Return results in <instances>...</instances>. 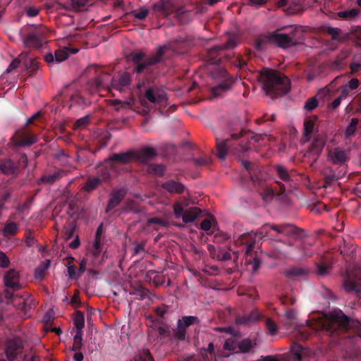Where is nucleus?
I'll return each instance as SVG.
<instances>
[{
    "label": "nucleus",
    "mask_w": 361,
    "mask_h": 361,
    "mask_svg": "<svg viewBox=\"0 0 361 361\" xmlns=\"http://www.w3.org/2000/svg\"><path fill=\"white\" fill-rule=\"evenodd\" d=\"M267 235L268 232L260 228L257 232L251 231L238 235V238L235 240V241L237 243L245 245V256L252 257V253L254 252L255 245L259 243L263 237Z\"/></svg>",
    "instance_id": "obj_7"
},
{
    "label": "nucleus",
    "mask_w": 361,
    "mask_h": 361,
    "mask_svg": "<svg viewBox=\"0 0 361 361\" xmlns=\"http://www.w3.org/2000/svg\"><path fill=\"white\" fill-rule=\"evenodd\" d=\"M276 171L279 178L283 181L289 182L291 178L288 171L283 166H276Z\"/></svg>",
    "instance_id": "obj_47"
},
{
    "label": "nucleus",
    "mask_w": 361,
    "mask_h": 361,
    "mask_svg": "<svg viewBox=\"0 0 361 361\" xmlns=\"http://www.w3.org/2000/svg\"><path fill=\"white\" fill-rule=\"evenodd\" d=\"M95 72L97 75L93 80V85L95 88L98 90L101 89H107L110 91L113 80V78L111 75L104 72V70L100 68H96Z\"/></svg>",
    "instance_id": "obj_16"
},
{
    "label": "nucleus",
    "mask_w": 361,
    "mask_h": 361,
    "mask_svg": "<svg viewBox=\"0 0 361 361\" xmlns=\"http://www.w3.org/2000/svg\"><path fill=\"white\" fill-rule=\"evenodd\" d=\"M82 332H76L74 338H73V345L71 347V350L73 351H78L80 350L82 345Z\"/></svg>",
    "instance_id": "obj_51"
},
{
    "label": "nucleus",
    "mask_w": 361,
    "mask_h": 361,
    "mask_svg": "<svg viewBox=\"0 0 361 361\" xmlns=\"http://www.w3.org/2000/svg\"><path fill=\"white\" fill-rule=\"evenodd\" d=\"M238 347L236 341L232 338H228L224 344V349L229 351H233Z\"/></svg>",
    "instance_id": "obj_59"
},
{
    "label": "nucleus",
    "mask_w": 361,
    "mask_h": 361,
    "mask_svg": "<svg viewBox=\"0 0 361 361\" xmlns=\"http://www.w3.org/2000/svg\"><path fill=\"white\" fill-rule=\"evenodd\" d=\"M245 261L247 264L251 266L252 273V274L256 273L257 271V270L259 269L260 264H261L260 259L259 257H257L256 255H254L252 253V257H251V256L247 257L246 256Z\"/></svg>",
    "instance_id": "obj_43"
},
{
    "label": "nucleus",
    "mask_w": 361,
    "mask_h": 361,
    "mask_svg": "<svg viewBox=\"0 0 361 361\" xmlns=\"http://www.w3.org/2000/svg\"><path fill=\"white\" fill-rule=\"evenodd\" d=\"M27 165V155L22 154L18 162H15L11 159L0 160V172L6 175H17L21 169L25 168Z\"/></svg>",
    "instance_id": "obj_11"
},
{
    "label": "nucleus",
    "mask_w": 361,
    "mask_h": 361,
    "mask_svg": "<svg viewBox=\"0 0 361 361\" xmlns=\"http://www.w3.org/2000/svg\"><path fill=\"white\" fill-rule=\"evenodd\" d=\"M267 38L269 42H274L277 46L282 48L293 47V42H295V39H290L287 33H281V30L269 33Z\"/></svg>",
    "instance_id": "obj_18"
},
{
    "label": "nucleus",
    "mask_w": 361,
    "mask_h": 361,
    "mask_svg": "<svg viewBox=\"0 0 361 361\" xmlns=\"http://www.w3.org/2000/svg\"><path fill=\"white\" fill-rule=\"evenodd\" d=\"M358 122L359 120L356 118H353L350 120V122L349 125L347 126L345 131V135L346 137H349L355 134Z\"/></svg>",
    "instance_id": "obj_48"
},
{
    "label": "nucleus",
    "mask_w": 361,
    "mask_h": 361,
    "mask_svg": "<svg viewBox=\"0 0 361 361\" xmlns=\"http://www.w3.org/2000/svg\"><path fill=\"white\" fill-rule=\"evenodd\" d=\"M280 300L285 305H293L296 298L293 295H284L280 298Z\"/></svg>",
    "instance_id": "obj_62"
},
{
    "label": "nucleus",
    "mask_w": 361,
    "mask_h": 361,
    "mask_svg": "<svg viewBox=\"0 0 361 361\" xmlns=\"http://www.w3.org/2000/svg\"><path fill=\"white\" fill-rule=\"evenodd\" d=\"M253 347L251 339L244 338L238 343V351L237 353H247Z\"/></svg>",
    "instance_id": "obj_42"
},
{
    "label": "nucleus",
    "mask_w": 361,
    "mask_h": 361,
    "mask_svg": "<svg viewBox=\"0 0 361 361\" xmlns=\"http://www.w3.org/2000/svg\"><path fill=\"white\" fill-rule=\"evenodd\" d=\"M259 78L263 90L271 97L282 96L290 90V80L279 71L263 68L260 71Z\"/></svg>",
    "instance_id": "obj_2"
},
{
    "label": "nucleus",
    "mask_w": 361,
    "mask_h": 361,
    "mask_svg": "<svg viewBox=\"0 0 361 361\" xmlns=\"http://www.w3.org/2000/svg\"><path fill=\"white\" fill-rule=\"evenodd\" d=\"M159 8L165 18L172 16L180 24L188 23L192 19L190 11L183 6L176 7L170 2H164L159 6Z\"/></svg>",
    "instance_id": "obj_5"
},
{
    "label": "nucleus",
    "mask_w": 361,
    "mask_h": 361,
    "mask_svg": "<svg viewBox=\"0 0 361 361\" xmlns=\"http://www.w3.org/2000/svg\"><path fill=\"white\" fill-rule=\"evenodd\" d=\"M282 235L288 237L301 236L302 229L296 227L293 224H283Z\"/></svg>",
    "instance_id": "obj_30"
},
{
    "label": "nucleus",
    "mask_w": 361,
    "mask_h": 361,
    "mask_svg": "<svg viewBox=\"0 0 361 361\" xmlns=\"http://www.w3.org/2000/svg\"><path fill=\"white\" fill-rule=\"evenodd\" d=\"M73 323L76 329V332H82L85 326L84 314L80 311H76L73 318Z\"/></svg>",
    "instance_id": "obj_39"
},
{
    "label": "nucleus",
    "mask_w": 361,
    "mask_h": 361,
    "mask_svg": "<svg viewBox=\"0 0 361 361\" xmlns=\"http://www.w3.org/2000/svg\"><path fill=\"white\" fill-rule=\"evenodd\" d=\"M192 162L196 166H207L210 164V159L207 157L193 158Z\"/></svg>",
    "instance_id": "obj_64"
},
{
    "label": "nucleus",
    "mask_w": 361,
    "mask_h": 361,
    "mask_svg": "<svg viewBox=\"0 0 361 361\" xmlns=\"http://www.w3.org/2000/svg\"><path fill=\"white\" fill-rule=\"evenodd\" d=\"M242 166L246 171H247L250 173V178L253 181H255L254 176H253V171H254V165L252 163H251L249 161L243 160L241 162Z\"/></svg>",
    "instance_id": "obj_63"
},
{
    "label": "nucleus",
    "mask_w": 361,
    "mask_h": 361,
    "mask_svg": "<svg viewBox=\"0 0 361 361\" xmlns=\"http://www.w3.org/2000/svg\"><path fill=\"white\" fill-rule=\"evenodd\" d=\"M134 159L133 152L128 151L123 153L114 154L106 159V161H116L123 164H127Z\"/></svg>",
    "instance_id": "obj_28"
},
{
    "label": "nucleus",
    "mask_w": 361,
    "mask_h": 361,
    "mask_svg": "<svg viewBox=\"0 0 361 361\" xmlns=\"http://www.w3.org/2000/svg\"><path fill=\"white\" fill-rule=\"evenodd\" d=\"M329 157L331 162L336 165H344L348 160L346 152L338 148L330 151Z\"/></svg>",
    "instance_id": "obj_26"
},
{
    "label": "nucleus",
    "mask_w": 361,
    "mask_h": 361,
    "mask_svg": "<svg viewBox=\"0 0 361 361\" xmlns=\"http://www.w3.org/2000/svg\"><path fill=\"white\" fill-rule=\"evenodd\" d=\"M342 286L346 293L361 298V269L353 272L347 271Z\"/></svg>",
    "instance_id": "obj_10"
},
{
    "label": "nucleus",
    "mask_w": 361,
    "mask_h": 361,
    "mask_svg": "<svg viewBox=\"0 0 361 361\" xmlns=\"http://www.w3.org/2000/svg\"><path fill=\"white\" fill-rule=\"evenodd\" d=\"M30 75H32L35 71L39 67V63L35 59H30L29 62L25 64Z\"/></svg>",
    "instance_id": "obj_55"
},
{
    "label": "nucleus",
    "mask_w": 361,
    "mask_h": 361,
    "mask_svg": "<svg viewBox=\"0 0 361 361\" xmlns=\"http://www.w3.org/2000/svg\"><path fill=\"white\" fill-rule=\"evenodd\" d=\"M229 135L231 139L237 140L241 137H243L245 134L247 135V139H250L251 140H254L255 142H258L261 140H263V135H252L250 133H246L244 130H240L239 133H234L232 130L229 131Z\"/></svg>",
    "instance_id": "obj_32"
},
{
    "label": "nucleus",
    "mask_w": 361,
    "mask_h": 361,
    "mask_svg": "<svg viewBox=\"0 0 361 361\" xmlns=\"http://www.w3.org/2000/svg\"><path fill=\"white\" fill-rule=\"evenodd\" d=\"M288 37L291 39H295L293 42V47L301 43L303 40L302 30L300 27H290V30L288 33Z\"/></svg>",
    "instance_id": "obj_35"
},
{
    "label": "nucleus",
    "mask_w": 361,
    "mask_h": 361,
    "mask_svg": "<svg viewBox=\"0 0 361 361\" xmlns=\"http://www.w3.org/2000/svg\"><path fill=\"white\" fill-rule=\"evenodd\" d=\"M165 166L161 164H151L147 167V171L152 175L162 176L165 171Z\"/></svg>",
    "instance_id": "obj_37"
},
{
    "label": "nucleus",
    "mask_w": 361,
    "mask_h": 361,
    "mask_svg": "<svg viewBox=\"0 0 361 361\" xmlns=\"http://www.w3.org/2000/svg\"><path fill=\"white\" fill-rule=\"evenodd\" d=\"M158 50L161 49V60L168 50H171L174 54H184L188 49V44L183 38L178 37L169 42L167 44L159 46Z\"/></svg>",
    "instance_id": "obj_15"
},
{
    "label": "nucleus",
    "mask_w": 361,
    "mask_h": 361,
    "mask_svg": "<svg viewBox=\"0 0 361 361\" xmlns=\"http://www.w3.org/2000/svg\"><path fill=\"white\" fill-rule=\"evenodd\" d=\"M166 94L164 91L157 87H151L145 90L144 99L140 100L142 106H145V99L152 104H159L166 100Z\"/></svg>",
    "instance_id": "obj_17"
},
{
    "label": "nucleus",
    "mask_w": 361,
    "mask_h": 361,
    "mask_svg": "<svg viewBox=\"0 0 361 361\" xmlns=\"http://www.w3.org/2000/svg\"><path fill=\"white\" fill-rule=\"evenodd\" d=\"M310 274V269L307 267H290L283 271V274L286 278L295 279L307 276Z\"/></svg>",
    "instance_id": "obj_23"
},
{
    "label": "nucleus",
    "mask_w": 361,
    "mask_h": 361,
    "mask_svg": "<svg viewBox=\"0 0 361 361\" xmlns=\"http://www.w3.org/2000/svg\"><path fill=\"white\" fill-rule=\"evenodd\" d=\"M161 188L171 194H182L186 189L180 182L174 180H168L161 184Z\"/></svg>",
    "instance_id": "obj_25"
},
{
    "label": "nucleus",
    "mask_w": 361,
    "mask_h": 361,
    "mask_svg": "<svg viewBox=\"0 0 361 361\" xmlns=\"http://www.w3.org/2000/svg\"><path fill=\"white\" fill-rule=\"evenodd\" d=\"M313 332H322L331 336L338 335V341L346 351L356 353L361 350V323L350 319L341 310L325 314L307 326L295 329L293 336L297 341H303L307 340Z\"/></svg>",
    "instance_id": "obj_1"
},
{
    "label": "nucleus",
    "mask_w": 361,
    "mask_h": 361,
    "mask_svg": "<svg viewBox=\"0 0 361 361\" xmlns=\"http://www.w3.org/2000/svg\"><path fill=\"white\" fill-rule=\"evenodd\" d=\"M215 140L217 148V157L219 159H225L228 151L231 147V139L216 134Z\"/></svg>",
    "instance_id": "obj_22"
},
{
    "label": "nucleus",
    "mask_w": 361,
    "mask_h": 361,
    "mask_svg": "<svg viewBox=\"0 0 361 361\" xmlns=\"http://www.w3.org/2000/svg\"><path fill=\"white\" fill-rule=\"evenodd\" d=\"M346 92L345 90L341 91V94L329 104V109L330 110L336 109L340 105L341 101L348 97Z\"/></svg>",
    "instance_id": "obj_50"
},
{
    "label": "nucleus",
    "mask_w": 361,
    "mask_h": 361,
    "mask_svg": "<svg viewBox=\"0 0 361 361\" xmlns=\"http://www.w3.org/2000/svg\"><path fill=\"white\" fill-rule=\"evenodd\" d=\"M266 327L270 335L274 336L278 332L276 324L270 318H267L265 322Z\"/></svg>",
    "instance_id": "obj_53"
},
{
    "label": "nucleus",
    "mask_w": 361,
    "mask_h": 361,
    "mask_svg": "<svg viewBox=\"0 0 361 361\" xmlns=\"http://www.w3.org/2000/svg\"><path fill=\"white\" fill-rule=\"evenodd\" d=\"M126 195V190L124 188L114 189L109 195L106 213H109L111 210L118 206Z\"/></svg>",
    "instance_id": "obj_19"
},
{
    "label": "nucleus",
    "mask_w": 361,
    "mask_h": 361,
    "mask_svg": "<svg viewBox=\"0 0 361 361\" xmlns=\"http://www.w3.org/2000/svg\"><path fill=\"white\" fill-rule=\"evenodd\" d=\"M318 106V100L315 97L308 99L304 106V108L309 111L314 110Z\"/></svg>",
    "instance_id": "obj_57"
},
{
    "label": "nucleus",
    "mask_w": 361,
    "mask_h": 361,
    "mask_svg": "<svg viewBox=\"0 0 361 361\" xmlns=\"http://www.w3.org/2000/svg\"><path fill=\"white\" fill-rule=\"evenodd\" d=\"M67 174V171L63 169H56L52 173H48L42 176L40 178V182L53 184L62 177Z\"/></svg>",
    "instance_id": "obj_27"
},
{
    "label": "nucleus",
    "mask_w": 361,
    "mask_h": 361,
    "mask_svg": "<svg viewBox=\"0 0 361 361\" xmlns=\"http://www.w3.org/2000/svg\"><path fill=\"white\" fill-rule=\"evenodd\" d=\"M101 179L99 177H89L82 186V190L91 192L99 187Z\"/></svg>",
    "instance_id": "obj_31"
},
{
    "label": "nucleus",
    "mask_w": 361,
    "mask_h": 361,
    "mask_svg": "<svg viewBox=\"0 0 361 361\" xmlns=\"http://www.w3.org/2000/svg\"><path fill=\"white\" fill-rule=\"evenodd\" d=\"M71 105H78L79 106H87L90 102L89 100L84 98L79 92L73 94L70 97Z\"/></svg>",
    "instance_id": "obj_36"
},
{
    "label": "nucleus",
    "mask_w": 361,
    "mask_h": 361,
    "mask_svg": "<svg viewBox=\"0 0 361 361\" xmlns=\"http://www.w3.org/2000/svg\"><path fill=\"white\" fill-rule=\"evenodd\" d=\"M24 348L22 338L16 335L7 338L4 352L8 361H15L21 355Z\"/></svg>",
    "instance_id": "obj_12"
},
{
    "label": "nucleus",
    "mask_w": 361,
    "mask_h": 361,
    "mask_svg": "<svg viewBox=\"0 0 361 361\" xmlns=\"http://www.w3.org/2000/svg\"><path fill=\"white\" fill-rule=\"evenodd\" d=\"M360 82L357 78H352L346 85H343L341 87V91L345 90L346 93L349 94V90H354L358 88Z\"/></svg>",
    "instance_id": "obj_52"
},
{
    "label": "nucleus",
    "mask_w": 361,
    "mask_h": 361,
    "mask_svg": "<svg viewBox=\"0 0 361 361\" xmlns=\"http://www.w3.org/2000/svg\"><path fill=\"white\" fill-rule=\"evenodd\" d=\"M212 78L216 80L219 84L213 87L211 90L214 96H220L222 92H226L231 87L234 82L233 76L221 68H216L212 73Z\"/></svg>",
    "instance_id": "obj_6"
},
{
    "label": "nucleus",
    "mask_w": 361,
    "mask_h": 361,
    "mask_svg": "<svg viewBox=\"0 0 361 361\" xmlns=\"http://www.w3.org/2000/svg\"><path fill=\"white\" fill-rule=\"evenodd\" d=\"M330 267L325 264H317V274L320 276H324L329 273Z\"/></svg>",
    "instance_id": "obj_58"
},
{
    "label": "nucleus",
    "mask_w": 361,
    "mask_h": 361,
    "mask_svg": "<svg viewBox=\"0 0 361 361\" xmlns=\"http://www.w3.org/2000/svg\"><path fill=\"white\" fill-rule=\"evenodd\" d=\"M36 142V136L31 134L27 129L23 128L16 130L13 135L10 138L7 147L8 149L18 150L21 147H29Z\"/></svg>",
    "instance_id": "obj_8"
},
{
    "label": "nucleus",
    "mask_w": 361,
    "mask_h": 361,
    "mask_svg": "<svg viewBox=\"0 0 361 361\" xmlns=\"http://www.w3.org/2000/svg\"><path fill=\"white\" fill-rule=\"evenodd\" d=\"M18 272L14 269H9L4 275V282L5 286L8 288L12 289L13 291L18 290L21 288L19 281Z\"/></svg>",
    "instance_id": "obj_21"
},
{
    "label": "nucleus",
    "mask_w": 361,
    "mask_h": 361,
    "mask_svg": "<svg viewBox=\"0 0 361 361\" xmlns=\"http://www.w3.org/2000/svg\"><path fill=\"white\" fill-rule=\"evenodd\" d=\"M94 0H71V2L66 6L67 9L79 11L85 6L92 5Z\"/></svg>",
    "instance_id": "obj_33"
},
{
    "label": "nucleus",
    "mask_w": 361,
    "mask_h": 361,
    "mask_svg": "<svg viewBox=\"0 0 361 361\" xmlns=\"http://www.w3.org/2000/svg\"><path fill=\"white\" fill-rule=\"evenodd\" d=\"M359 13L360 10L358 8H353L348 10L340 11L338 15L340 18L353 20L358 15Z\"/></svg>",
    "instance_id": "obj_44"
},
{
    "label": "nucleus",
    "mask_w": 361,
    "mask_h": 361,
    "mask_svg": "<svg viewBox=\"0 0 361 361\" xmlns=\"http://www.w3.org/2000/svg\"><path fill=\"white\" fill-rule=\"evenodd\" d=\"M130 82L131 78L129 73L124 72L118 78H113L111 88L121 92L130 85Z\"/></svg>",
    "instance_id": "obj_24"
},
{
    "label": "nucleus",
    "mask_w": 361,
    "mask_h": 361,
    "mask_svg": "<svg viewBox=\"0 0 361 361\" xmlns=\"http://www.w3.org/2000/svg\"><path fill=\"white\" fill-rule=\"evenodd\" d=\"M314 126V121L312 120H307L305 121L303 134L305 137H307L311 135L313 131Z\"/></svg>",
    "instance_id": "obj_56"
},
{
    "label": "nucleus",
    "mask_w": 361,
    "mask_h": 361,
    "mask_svg": "<svg viewBox=\"0 0 361 361\" xmlns=\"http://www.w3.org/2000/svg\"><path fill=\"white\" fill-rule=\"evenodd\" d=\"M54 57L56 61L60 63L65 61L68 57V54L64 50L58 49L55 51Z\"/></svg>",
    "instance_id": "obj_61"
},
{
    "label": "nucleus",
    "mask_w": 361,
    "mask_h": 361,
    "mask_svg": "<svg viewBox=\"0 0 361 361\" xmlns=\"http://www.w3.org/2000/svg\"><path fill=\"white\" fill-rule=\"evenodd\" d=\"M157 156V150L149 147H144L137 152H133L134 159L143 164H147L149 161Z\"/></svg>",
    "instance_id": "obj_20"
},
{
    "label": "nucleus",
    "mask_w": 361,
    "mask_h": 361,
    "mask_svg": "<svg viewBox=\"0 0 361 361\" xmlns=\"http://www.w3.org/2000/svg\"><path fill=\"white\" fill-rule=\"evenodd\" d=\"M173 209L176 218H181L185 224L193 222L202 213V210L196 207L184 209L180 202H175Z\"/></svg>",
    "instance_id": "obj_14"
},
{
    "label": "nucleus",
    "mask_w": 361,
    "mask_h": 361,
    "mask_svg": "<svg viewBox=\"0 0 361 361\" xmlns=\"http://www.w3.org/2000/svg\"><path fill=\"white\" fill-rule=\"evenodd\" d=\"M161 51L157 49L156 53L149 57H147L146 54L142 50L131 51L128 59L135 64L133 71L137 74L151 75L152 66L161 61Z\"/></svg>",
    "instance_id": "obj_3"
},
{
    "label": "nucleus",
    "mask_w": 361,
    "mask_h": 361,
    "mask_svg": "<svg viewBox=\"0 0 361 361\" xmlns=\"http://www.w3.org/2000/svg\"><path fill=\"white\" fill-rule=\"evenodd\" d=\"M102 252V246H101V243H98V245H96L95 242H93L92 255L94 257V264H102L103 263L104 259V253L100 257Z\"/></svg>",
    "instance_id": "obj_40"
},
{
    "label": "nucleus",
    "mask_w": 361,
    "mask_h": 361,
    "mask_svg": "<svg viewBox=\"0 0 361 361\" xmlns=\"http://www.w3.org/2000/svg\"><path fill=\"white\" fill-rule=\"evenodd\" d=\"M20 36L26 48L39 49L45 42L46 29L42 25H27L20 29Z\"/></svg>",
    "instance_id": "obj_4"
},
{
    "label": "nucleus",
    "mask_w": 361,
    "mask_h": 361,
    "mask_svg": "<svg viewBox=\"0 0 361 361\" xmlns=\"http://www.w3.org/2000/svg\"><path fill=\"white\" fill-rule=\"evenodd\" d=\"M231 63L240 69H244L247 67V61L241 56L233 57Z\"/></svg>",
    "instance_id": "obj_54"
},
{
    "label": "nucleus",
    "mask_w": 361,
    "mask_h": 361,
    "mask_svg": "<svg viewBox=\"0 0 361 361\" xmlns=\"http://www.w3.org/2000/svg\"><path fill=\"white\" fill-rule=\"evenodd\" d=\"M131 361H154L148 349H143Z\"/></svg>",
    "instance_id": "obj_45"
},
{
    "label": "nucleus",
    "mask_w": 361,
    "mask_h": 361,
    "mask_svg": "<svg viewBox=\"0 0 361 361\" xmlns=\"http://www.w3.org/2000/svg\"><path fill=\"white\" fill-rule=\"evenodd\" d=\"M50 266V261L46 260L44 262H42L35 269V278L36 279H42L44 276L46 271Z\"/></svg>",
    "instance_id": "obj_38"
},
{
    "label": "nucleus",
    "mask_w": 361,
    "mask_h": 361,
    "mask_svg": "<svg viewBox=\"0 0 361 361\" xmlns=\"http://www.w3.org/2000/svg\"><path fill=\"white\" fill-rule=\"evenodd\" d=\"M18 308L27 315L28 312L32 309V300L30 298H23L22 301L17 305Z\"/></svg>",
    "instance_id": "obj_46"
},
{
    "label": "nucleus",
    "mask_w": 361,
    "mask_h": 361,
    "mask_svg": "<svg viewBox=\"0 0 361 361\" xmlns=\"http://www.w3.org/2000/svg\"><path fill=\"white\" fill-rule=\"evenodd\" d=\"M324 147V143L322 141L319 140H315L313 141V142L311 144V145L309 147L308 151L307 153L308 155H313L315 157H318Z\"/></svg>",
    "instance_id": "obj_34"
},
{
    "label": "nucleus",
    "mask_w": 361,
    "mask_h": 361,
    "mask_svg": "<svg viewBox=\"0 0 361 361\" xmlns=\"http://www.w3.org/2000/svg\"><path fill=\"white\" fill-rule=\"evenodd\" d=\"M238 44V39L233 35L228 38L225 44L216 45L208 50L207 60L211 64H219L221 62V51L235 48Z\"/></svg>",
    "instance_id": "obj_9"
},
{
    "label": "nucleus",
    "mask_w": 361,
    "mask_h": 361,
    "mask_svg": "<svg viewBox=\"0 0 361 361\" xmlns=\"http://www.w3.org/2000/svg\"><path fill=\"white\" fill-rule=\"evenodd\" d=\"M290 361H301L306 355V349L301 345L294 343L290 348Z\"/></svg>",
    "instance_id": "obj_29"
},
{
    "label": "nucleus",
    "mask_w": 361,
    "mask_h": 361,
    "mask_svg": "<svg viewBox=\"0 0 361 361\" xmlns=\"http://www.w3.org/2000/svg\"><path fill=\"white\" fill-rule=\"evenodd\" d=\"M326 32L331 35V39L334 40H337L339 38V35L341 33V29L332 27H328L326 30Z\"/></svg>",
    "instance_id": "obj_60"
},
{
    "label": "nucleus",
    "mask_w": 361,
    "mask_h": 361,
    "mask_svg": "<svg viewBox=\"0 0 361 361\" xmlns=\"http://www.w3.org/2000/svg\"><path fill=\"white\" fill-rule=\"evenodd\" d=\"M159 271L149 270L147 276L152 279L154 284L157 286L164 285L165 283V276L158 274Z\"/></svg>",
    "instance_id": "obj_41"
},
{
    "label": "nucleus",
    "mask_w": 361,
    "mask_h": 361,
    "mask_svg": "<svg viewBox=\"0 0 361 361\" xmlns=\"http://www.w3.org/2000/svg\"><path fill=\"white\" fill-rule=\"evenodd\" d=\"M196 326L195 334L200 331V319L195 316H183L177 322V329L175 331V337L179 341L186 339V329L190 326Z\"/></svg>",
    "instance_id": "obj_13"
},
{
    "label": "nucleus",
    "mask_w": 361,
    "mask_h": 361,
    "mask_svg": "<svg viewBox=\"0 0 361 361\" xmlns=\"http://www.w3.org/2000/svg\"><path fill=\"white\" fill-rule=\"evenodd\" d=\"M18 231V224L15 222H9L5 224L3 232L5 235H13Z\"/></svg>",
    "instance_id": "obj_49"
}]
</instances>
